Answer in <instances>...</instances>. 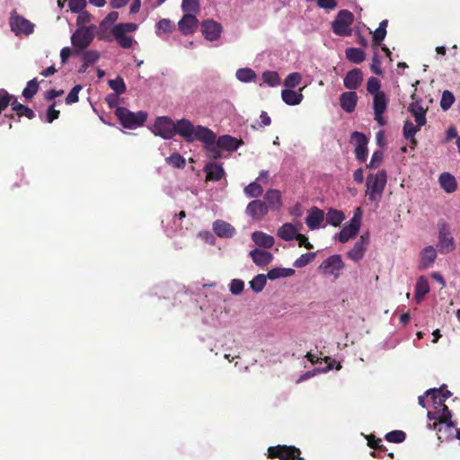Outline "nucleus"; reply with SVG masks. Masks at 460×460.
<instances>
[{"instance_id":"nucleus-60","label":"nucleus","mask_w":460,"mask_h":460,"mask_svg":"<svg viewBox=\"0 0 460 460\" xmlns=\"http://www.w3.org/2000/svg\"><path fill=\"white\" fill-rule=\"evenodd\" d=\"M244 283L241 279H233L230 284V291L233 295H239L243 292Z\"/></svg>"},{"instance_id":"nucleus-35","label":"nucleus","mask_w":460,"mask_h":460,"mask_svg":"<svg viewBox=\"0 0 460 460\" xmlns=\"http://www.w3.org/2000/svg\"><path fill=\"white\" fill-rule=\"evenodd\" d=\"M181 10L186 14L197 15L200 12L199 0H182Z\"/></svg>"},{"instance_id":"nucleus-15","label":"nucleus","mask_w":460,"mask_h":460,"mask_svg":"<svg viewBox=\"0 0 460 460\" xmlns=\"http://www.w3.org/2000/svg\"><path fill=\"white\" fill-rule=\"evenodd\" d=\"M249 255L252 261L259 267L267 266L273 260L271 252L258 248L252 250Z\"/></svg>"},{"instance_id":"nucleus-28","label":"nucleus","mask_w":460,"mask_h":460,"mask_svg":"<svg viewBox=\"0 0 460 460\" xmlns=\"http://www.w3.org/2000/svg\"><path fill=\"white\" fill-rule=\"evenodd\" d=\"M252 239L258 246L263 248H271L274 245L273 236L261 231L253 232Z\"/></svg>"},{"instance_id":"nucleus-26","label":"nucleus","mask_w":460,"mask_h":460,"mask_svg":"<svg viewBox=\"0 0 460 460\" xmlns=\"http://www.w3.org/2000/svg\"><path fill=\"white\" fill-rule=\"evenodd\" d=\"M387 97L384 92H377L374 95V115H383L387 107Z\"/></svg>"},{"instance_id":"nucleus-2","label":"nucleus","mask_w":460,"mask_h":460,"mask_svg":"<svg viewBox=\"0 0 460 460\" xmlns=\"http://www.w3.org/2000/svg\"><path fill=\"white\" fill-rule=\"evenodd\" d=\"M189 125L190 133L194 135L197 126H194L190 121L186 119H181L174 123L171 117H156V119L154 124V132L164 138L169 139L172 138L175 134L182 137L187 142H194L195 140H190V137L182 135V129L185 128Z\"/></svg>"},{"instance_id":"nucleus-30","label":"nucleus","mask_w":460,"mask_h":460,"mask_svg":"<svg viewBox=\"0 0 460 460\" xmlns=\"http://www.w3.org/2000/svg\"><path fill=\"white\" fill-rule=\"evenodd\" d=\"M345 56L349 61L354 64H360L366 59L364 50L353 47L345 49Z\"/></svg>"},{"instance_id":"nucleus-6","label":"nucleus","mask_w":460,"mask_h":460,"mask_svg":"<svg viewBox=\"0 0 460 460\" xmlns=\"http://www.w3.org/2000/svg\"><path fill=\"white\" fill-rule=\"evenodd\" d=\"M361 219L362 212L360 208H358L349 220V224L343 226L338 234V239L341 243H344L358 234L361 226Z\"/></svg>"},{"instance_id":"nucleus-34","label":"nucleus","mask_w":460,"mask_h":460,"mask_svg":"<svg viewBox=\"0 0 460 460\" xmlns=\"http://www.w3.org/2000/svg\"><path fill=\"white\" fill-rule=\"evenodd\" d=\"M446 385H443L439 389L432 388L426 391V395H430L434 403H437L438 394L441 393V399L439 402H444L447 399L452 396V393L446 389Z\"/></svg>"},{"instance_id":"nucleus-56","label":"nucleus","mask_w":460,"mask_h":460,"mask_svg":"<svg viewBox=\"0 0 460 460\" xmlns=\"http://www.w3.org/2000/svg\"><path fill=\"white\" fill-rule=\"evenodd\" d=\"M354 153H355V157L358 162H360V163L366 162L367 155H368L367 146H355Z\"/></svg>"},{"instance_id":"nucleus-42","label":"nucleus","mask_w":460,"mask_h":460,"mask_svg":"<svg viewBox=\"0 0 460 460\" xmlns=\"http://www.w3.org/2000/svg\"><path fill=\"white\" fill-rule=\"evenodd\" d=\"M166 163L174 168H183L186 164L185 158L179 153H173L166 158Z\"/></svg>"},{"instance_id":"nucleus-29","label":"nucleus","mask_w":460,"mask_h":460,"mask_svg":"<svg viewBox=\"0 0 460 460\" xmlns=\"http://www.w3.org/2000/svg\"><path fill=\"white\" fill-rule=\"evenodd\" d=\"M439 183L441 188L447 193L454 192L457 188L455 177L449 172H443L440 174Z\"/></svg>"},{"instance_id":"nucleus-62","label":"nucleus","mask_w":460,"mask_h":460,"mask_svg":"<svg viewBox=\"0 0 460 460\" xmlns=\"http://www.w3.org/2000/svg\"><path fill=\"white\" fill-rule=\"evenodd\" d=\"M370 67L374 74H376L377 75H382L383 72L381 69V62H380L376 53L374 55L373 58H372V63H371Z\"/></svg>"},{"instance_id":"nucleus-57","label":"nucleus","mask_w":460,"mask_h":460,"mask_svg":"<svg viewBox=\"0 0 460 460\" xmlns=\"http://www.w3.org/2000/svg\"><path fill=\"white\" fill-rule=\"evenodd\" d=\"M380 81L376 77H370L367 80V90L369 93L376 94V93L380 92Z\"/></svg>"},{"instance_id":"nucleus-38","label":"nucleus","mask_w":460,"mask_h":460,"mask_svg":"<svg viewBox=\"0 0 460 460\" xmlns=\"http://www.w3.org/2000/svg\"><path fill=\"white\" fill-rule=\"evenodd\" d=\"M39 91V83L36 78L30 80L22 91L25 101L31 100Z\"/></svg>"},{"instance_id":"nucleus-18","label":"nucleus","mask_w":460,"mask_h":460,"mask_svg":"<svg viewBox=\"0 0 460 460\" xmlns=\"http://www.w3.org/2000/svg\"><path fill=\"white\" fill-rule=\"evenodd\" d=\"M264 202L268 206V209L279 210L282 206V197L279 190L270 189L264 195Z\"/></svg>"},{"instance_id":"nucleus-50","label":"nucleus","mask_w":460,"mask_h":460,"mask_svg":"<svg viewBox=\"0 0 460 460\" xmlns=\"http://www.w3.org/2000/svg\"><path fill=\"white\" fill-rule=\"evenodd\" d=\"M100 58V54L96 50H87L83 54V62L85 63V66L94 64Z\"/></svg>"},{"instance_id":"nucleus-46","label":"nucleus","mask_w":460,"mask_h":460,"mask_svg":"<svg viewBox=\"0 0 460 460\" xmlns=\"http://www.w3.org/2000/svg\"><path fill=\"white\" fill-rule=\"evenodd\" d=\"M384 160V153L381 150H376L373 153L369 164H367L368 169L378 168Z\"/></svg>"},{"instance_id":"nucleus-41","label":"nucleus","mask_w":460,"mask_h":460,"mask_svg":"<svg viewBox=\"0 0 460 460\" xmlns=\"http://www.w3.org/2000/svg\"><path fill=\"white\" fill-rule=\"evenodd\" d=\"M236 77L241 82L249 83L256 78V74L251 68H240L236 71Z\"/></svg>"},{"instance_id":"nucleus-58","label":"nucleus","mask_w":460,"mask_h":460,"mask_svg":"<svg viewBox=\"0 0 460 460\" xmlns=\"http://www.w3.org/2000/svg\"><path fill=\"white\" fill-rule=\"evenodd\" d=\"M156 27L158 30L168 33L172 31L174 29V24L169 19H162L157 22Z\"/></svg>"},{"instance_id":"nucleus-53","label":"nucleus","mask_w":460,"mask_h":460,"mask_svg":"<svg viewBox=\"0 0 460 460\" xmlns=\"http://www.w3.org/2000/svg\"><path fill=\"white\" fill-rule=\"evenodd\" d=\"M137 29V25L133 22H125V23H118L114 25L112 28V31H120L123 34H126L127 32H132L135 31Z\"/></svg>"},{"instance_id":"nucleus-8","label":"nucleus","mask_w":460,"mask_h":460,"mask_svg":"<svg viewBox=\"0 0 460 460\" xmlns=\"http://www.w3.org/2000/svg\"><path fill=\"white\" fill-rule=\"evenodd\" d=\"M11 30L16 34L29 35L33 32L34 25L24 17L13 12L10 17Z\"/></svg>"},{"instance_id":"nucleus-27","label":"nucleus","mask_w":460,"mask_h":460,"mask_svg":"<svg viewBox=\"0 0 460 460\" xmlns=\"http://www.w3.org/2000/svg\"><path fill=\"white\" fill-rule=\"evenodd\" d=\"M119 124L128 129H134L142 126L147 117H115Z\"/></svg>"},{"instance_id":"nucleus-10","label":"nucleus","mask_w":460,"mask_h":460,"mask_svg":"<svg viewBox=\"0 0 460 460\" xmlns=\"http://www.w3.org/2000/svg\"><path fill=\"white\" fill-rule=\"evenodd\" d=\"M201 32L206 40L215 41L218 40L222 32V25L214 20H205L201 22Z\"/></svg>"},{"instance_id":"nucleus-25","label":"nucleus","mask_w":460,"mask_h":460,"mask_svg":"<svg viewBox=\"0 0 460 460\" xmlns=\"http://www.w3.org/2000/svg\"><path fill=\"white\" fill-rule=\"evenodd\" d=\"M420 130L418 126L412 122L411 119H407L404 122L403 126V136L404 137L410 141L411 147L413 149L417 146V140L415 138V134Z\"/></svg>"},{"instance_id":"nucleus-39","label":"nucleus","mask_w":460,"mask_h":460,"mask_svg":"<svg viewBox=\"0 0 460 460\" xmlns=\"http://www.w3.org/2000/svg\"><path fill=\"white\" fill-rule=\"evenodd\" d=\"M243 192L248 198H258L262 194L263 189L257 181H253L244 188Z\"/></svg>"},{"instance_id":"nucleus-43","label":"nucleus","mask_w":460,"mask_h":460,"mask_svg":"<svg viewBox=\"0 0 460 460\" xmlns=\"http://www.w3.org/2000/svg\"><path fill=\"white\" fill-rule=\"evenodd\" d=\"M262 79L264 83L270 86H277L279 84V74L275 71H266L262 74Z\"/></svg>"},{"instance_id":"nucleus-52","label":"nucleus","mask_w":460,"mask_h":460,"mask_svg":"<svg viewBox=\"0 0 460 460\" xmlns=\"http://www.w3.org/2000/svg\"><path fill=\"white\" fill-rule=\"evenodd\" d=\"M410 111L411 115H426L428 108L424 107L422 101H415L411 103Z\"/></svg>"},{"instance_id":"nucleus-40","label":"nucleus","mask_w":460,"mask_h":460,"mask_svg":"<svg viewBox=\"0 0 460 460\" xmlns=\"http://www.w3.org/2000/svg\"><path fill=\"white\" fill-rule=\"evenodd\" d=\"M267 275L264 274H259L255 276L251 281H250V287L254 292H261L267 282Z\"/></svg>"},{"instance_id":"nucleus-45","label":"nucleus","mask_w":460,"mask_h":460,"mask_svg":"<svg viewBox=\"0 0 460 460\" xmlns=\"http://www.w3.org/2000/svg\"><path fill=\"white\" fill-rule=\"evenodd\" d=\"M405 438L406 434L402 430H393L385 435V439L391 443H402Z\"/></svg>"},{"instance_id":"nucleus-24","label":"nucleus","mask_w":460,"mask_h":460,"mask_svg":"<svg viewBox=\"0 0 460 460\" xmlns=\"http://www.w3.org/2000/svg\"><path fill=\"white\" fill-rule=\"evenodd\" d=\"M429 292V285L428 279L424 276L417 279L415 285V300L419 304L424 296Z\"/></svg>"},{"instance_id":"nucleus-21","label":"nucleus","mask_w":460,"mask_h":460,"mask_svg":"<svg viewBox=\"0 0 460 460\" xmlns=\"http://www.w3.org/2000/svg\"><path fill=\"white\" fill-rule=\"evenodd\" d=\"M340 102L341 108L347 113H350L355 110L358 102V95L353 91L343 93L341 95Z\"/></svg>"},{"instance_id":"nucleus-59","label":"nucleus","mask_w":460,"mask_h":460,"mask_svg":"<svg viewBox=\"0 0 460 460\" xmlns=\"http://www.w3.org/2000/svg\"><path fill=\"white\" fill-rule=\"evenodd\" d=\"M81 89V85H75L66 98V103L71 104L76 102L78 101V93Z\"/></svg>"},{"instance_id":"nucleus-64","label":"nucleus","mask_w":460,"mask_h":460,"mask_svg":"<svg viewBox=\"0 0 460 460\" xmlns=\"http://www.w3.org/2000/svg\"><path fill=\"white\" fill-rule=\"evenodd\" d=\"M319 7L328 10H333L337 6L336 0H317Z\"/></svg>"},{"instance_id":"nucleus-48","label":"nucleus","mask_w":460,"mask_h":460,"mask_svg":"<svg viewBox=\"0 0 460 460\" xmlns=\"http://www.w3.org/2000/svg\"><path fill=\"white\" fill-rule=\"evenodd\" d=\"M455 102V96L450 91H444L442 93L440 106L444 111L448 110Z\"/></svg>"},{"instance_id":"nucleus-44","label":"nucleus","mask_w":460,"mask_h":460,"mask_svg":"<svg viewBox=\"0 0 460 460\" xmlns=\"http://www.w3.org/2000/svg\"><path fill=\"white\" fill-rule=\"evenodd\" d=\"M110 87L118 94L124 93L126 92V84L122 77L118 76L113 80L109 81Z\"/></svg>"},{"instance_id":"nucleus-23","label":"nucleus","mask_w":460,"mask_h":460,"mask_svg":"<svg viewBox=\"0 0 460 460\" xmlns=\"http://www.w3.org/2000/svg\"><path fill=\"white\" fill-rule=\"evenodd\" d=\"M439 407L441 410L438 411V423L434 422L432 425L429 424V428L437 429L438 424L446 423L448 427H453L454 424L451 421L452 413L449 408L442 402H438Z\"/></svg>"},{"instance_id":"nucleus-3","label":"nucleus","mask_w":460,"mask_h":460,"mask_svg":"<svg viewBox=\"0 0 460 460\" xmlns=\"http://www.w3.org/2000/svg\"><path fill=\"white\" fill-rule=\"evenodd\" d=\"M387 181V174L385 170H380L376 173L368 174L367 177V195L369 200L378 201L385 190Z\"/></svg>"},{"instance_id":"nucleus-31","label":"nucleus","mask_w":460,"mask_h":460,"mask_svg":"<svg viewBox=\"0 0 460 460\" xmlns=\"http://www.w3.org/2000/svg\"><path fill=\"white\" fill-rule=\"evenodd\" d=\"M297 234V229L291 223L284 224L278 230V235L285 241L296 239Z\"/></svg>"},{"instance_id":"nucleus-14","label":"nucleus","mask_w":460,"mask_h":460,"mask_svg":"<svg viewBox=\"0 0 460 460\" xmlns=\"http://www.w3.org/2000/svg\"><path fill=\"white\" fill-rule=\"evenodd\" d=\"M268 206L261 199L251 201L246 207V214L252 218L259 219L268 214Z\"/></svg>"},{"instance_id":"nucleus-4","label":"nucleus","mask_w":460,"mask_h":460,"mask_svg":"<svg viewBox=\"0 0 460 460\" xmlns=\"http://www.w3.org/2000/svg\"><path fill=\"white\" fill-rule=\"evenodd\" d=\"M354 15L349 10H341L332 23V31L338 36H350Z\"/></svg>"},{"instance_id":"nucleus-36","label":"nucleus","mask_w":460,"mask_h":460,"mask_svg":"<svg viewBox=\"0 0 460 460\" xmlns=\"http://www.w3.org/2000/svg\"><path fill=\"white\" fill-rule=\"evenodd\" d=\"M111 33L114 37V39L117 40L118 44L123 48V49H130L133 44V38L130 36H127L126 34H123L120 32V31L118 30V31H112Z\"/></svg>"},{"instance_id":"nucleus-9","label":"nucleus","mask_w":460,"mask_h":460,"mask_svg":"<svg viewBox=\"0 0 460 460\" xmlns=\"http://www.w3.org/2000/svg\"><path fill=\"white\" fill-rule=\"evenodd\" d=\"M438 247L439 252L444 254L449 253L456 249L455 240L446 224L439 226Z\"/></svg>"},{"instance_id":"nucleus-55","label":"nucleus","mask_w":460,"mask_h":460,"mask_svg":"<svg viewBox=\"0 0 460 460\" xmlns=\"http://www.w3.org/2000/svg\"><path fill=\"white\" fill-rule=\"evenodd\" d=\"M367 446L373 449H378L380 451H385L386 448L382 444L380 438H376L374 435H369L367 438Z\"/></svg>"},{"instance_id":"nucleus-17","label":"nucleus","mask_w":460,"mask_h":460,"mask_svg":"<svg viewBox=\"0 0 460 460\" xmlns=\"http://www.w3.org/2000/svg\"><path fill=\"white\" fill-rule=\"evenodd\" d=\"M323 219V211L316 207H314L309 210L308 216L305 218V224L310 229L314 230L320 227Z\"/></svg>"},{"instance_id":"nucleus-54","label":"nucleus","mask_w":460,"mask_h":460,"mask_svg":"<svg viewBox=\"0 0 460 460\" xmlns=\"http://www.w3.org/2000/svg\"><path fill=\"white\" fill-rule=\"evenodd\" d=\"M86 0H68V6L72 13H78L86 6Z\"/></svg>"},{"instance_id":"nucleus-5","label":"nucleus","mask_w":460,"mask_h":460,"mask_svg":"<svg viewBox=\"0 0 460 460\" xmlns=\"http://www.w3.org/2000/svg\"><path fill=\"white\" fill-rule=\"evenodd\" d=\"M93 27H79L71 36L75 54L84 50L93 40Z\"/></svg>"},{"instance_id":"nucleus-33","label":"nucleus","mask_w":460,"mask_h":460,"mask_svg":"<svg viewBox=\"0 0 460 460\" xmlns=\"http://www.w3.org/2000/svg\"><path fill=\"white\" fill-rule=\"evenodd\" d=\"M344 218L345 217L343 212L334 208H330L326 215L327 224L333 226H339Z\"/></svg>"},{"instance_id":"nucleus-7","label":"nucleus","mask_w":460,"mask_h":460,"mask_svg":"<svg viewBox=\"0 0 460 460\" xmlns=\"http://www.w3.org/2000/svg\"><path fill=\"white\" fill-rule=\"evenodd\" d=\"M345 267L341 260V256L335 254L329 256L320 265L319 269L324 275L333 276L335 279L339 278L340 271Z\"/></svg>"},{"instance_id":"nucleus-13","label":"nucleus","mask_w":460,"mask_h":460,"mask_svg":"<svg viewBox=\"0 0 460 460\" xmlns=\"http://www.w3.org/2000/svg\"><path fill=\"white\" fill-rule=\"evenodd\" d=\"M193 13H184L182 18L178 22V27L180 31L183 35H190L193 34L198 29L199 20Z\"/></svg>"},{"instance_id":"nucleus-49","label":"nucleus","mask_w":460,"mask_h":460,"mask_svg":"<svg viewBox=\"0 0 460 460\" xmlns=\"http://www.w3.org/2000/svg\"><path fill=\"white\" fill-rule=\"evenodd\" d=\"M350 141L354 143L356 146H367L368 144L367 136L358 131L352 132L350 136Z\"/></svg>"},{"instance_id":"nucleus-22","label":"nucleus","mask_w":460,"mask_h":460,"mask_svg":"<svg viewBox=\"0 0 460 460\" xmlns=\"http://www.w3.org/2000/svg\"><path fill=\"white\" fill-rule=\"evenodd\" d=\"M437 258V252L432 246L424 248L420 252V263L419 268L425 270L431 267Z\"/></svg>"},{"instance_id":"nucleus-19","label":"nucleus","mask_w":460,"mask_h":460,"mask_svg":"<svg viewBox=\"0 0 460 460\" xmlns=\"http://www.w3.org/2000/svg\"><path fill=\"white\" fill-rule=\"evenodd\" d=\"M213 231L218 237L222 238H230L235 234L234 227L223 220H216L213 223Z\"/></svg>"},{"instance_id":"nucleus-16","label":"nucleus","mask_w":460,"mask_h":460,"mask_svg":"<svg viewBox=\"0 0 460 460\" xmlns=\"http://www.w3.org/2000/svg\"><path fill=\"white\" fill-rule=\"evenodd\" d=\"M363 80L362 72L359 68L349 71L343 80L344 86L349 90L357 89Z\"/></svg>"},{"instance_id":"nucleus-37","label":"nucleus","mask_w":460,"mask_h":460,"mask_svg":"<svg viewBox=\"0 0 460 460\" xmlns=\"http://www.w3.org/2000/svg\"><path fill=\"white\" fill-rule=\"evenodd\" d=\"M283 101L288 105H296L301 102L302 95L296 93L295 91L286 89L281 93Z\"/></svg>"},{"instance_id":"nucleus-20","label":"nucleus","mask_w":460,"mask_h":460,"mask_svg":"<svg viewBox=\"0 0 460 460\" xmlns=\"http://www.w3.org/2000/svg\"><path fill=\"white\" fill-rule=\"evenodd\" d=\"M206 172L207 181H217L222 179L225 174V171L221 164L216 163L207 164L204 167Z\"/></svg>"},{"instance_id":"nucleus-63","label":"nucleus","mask_w":460,"mask_h":460,"mask_svg":"<svg viewBox=\"0 0 460 460\" xmlns=\"http://www.w3.org/2000/svg\"><path fill=\"white\" fill-rule=\"evenodd\" d=\"M385 36H386V30H382V29L377 28L373 32V40L375 41V46H376L381 41H383L385 40Z\"/></svg>"},{"instance_id":"nucleus-51","label":"nucleus","mask_w":460,"mask_h":460,"mask_svg":"<svg viewBox=\"0 0 460 460\" xmlns=\"http://www.w3.org/2000/svg\"><path fill=\"white\" fill-rule=\"evenodd\" d=\"M301 79H302L301 75L297 72H294V73L289 74L286 77L284 84L287 87L294 88L300 84Z\"/></svg>"},{"instance_id":"nucleus-11","label":"nucleus","mask_w":460,"mask_h":460,"mask_svg":"<svg viewBox=\"0 0 460 460\" xmlns=\"http://www.w3.org/2000/svg\"><path fill=\"white\" fill-rule=\"evenodd\" d=\"M369 243L368 233L363 234L357 241L353 248L348 252V257L355 261L361 260Z\"/></svg>"},{"instance_id":"nucleus-61","label":"nucleus","mask_w":460,"mask_h":460,"mask_svg":"<svg viewBox=\"0 0 460 460\" xmlns=\"http://www.w3.org/2000/svg\"><path fill=\"white\" fill-rule=\"evenodd\" d=\"M78 13L79 14L76 19L77 25L79 27H85L84 25L91 22L92 15L88 12H85V11H81Z\"/></svg>"},{"instance_id":"nucleus-47","label":"nucleus","mask_w":460,"mask_h":460,"mask_svg":"<svg viewBox=\"0 0 460 460\" xmlns=\"http://www.w3.org/2000/svg\"><path fill=\"white\" fill-rule=\"evenodd\" d=\"M315 257V252H307L302 254L299 258H297L294 262V267L299 269L309 264Z\"/></svg>"},{"instance_id":"nucleus-1","label":"nucleus","mask_w":460,"mask_h":460,"mask_svg":"<svg viewBox=\"0 0 460 460\" xmlns=\"http://www.w3.org/2000/svg\"><path fill=\"white\" fill-rule=\"evenodd\" d=\"M190 127L187 125L182 129V135L190 137V140L199 141L209 159L217 160L222 157L221 150L234 152L243 144L242 139H237L230 135H223L217 138V135L208 128L197 126L194 135L190 133Z\"/></svg>"},{"instance_id":"nucleus-12","label":"nucleus","mask_w":460,"mask_h":460,"mask_svg":"<svg viewBox=\"0 0 460 460\" xmlns=\"http://www.w3.org/2000/svg\"><path fill=\"white\" fill-rule=\"evenodd\" d=\"M290 451L291 454L299 453V448L294 446H286V445H279L275 447H270L268 448V458L274 459L279 458V460H286L289 456Z\"/></svg>"},{"instance_id":"nucleus-32","label":"nucleus","mask_w":460,"mask_h":460,"mask_svg":"<svg viewBox=\"0 0 460 460\" xmlns=\"http://www.w3.org/2000/svg\"><path fill=\"white\" fill-rule=\"evenodd\" d=\"M295 274V270L291 268H274L268 271L267 277L270 280L279 278H288Z\"/></svg>"}]
</instances>
